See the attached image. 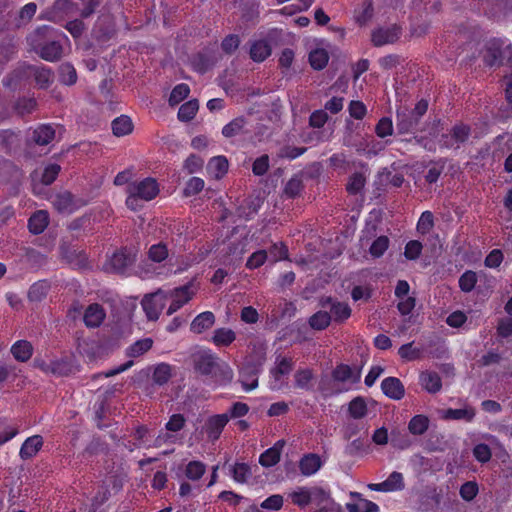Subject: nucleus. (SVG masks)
Segmentation results:
<instances>
[{"instance_id": "nucleus-1", "label": "nucleus", "mask_w": 512, "mask_h": 512, "mask_svg": "<svg viewBox=\"0 0 512 512\" xmlns=\"http://www.w3.org/2000/svg\"><path fill=\"white\" fill-rule=\"evenodd\" d=\"M331 378L333 383L324 378L319 383V390L325 396H333L350 391L352 386L360 382L361 369H354L348 364L340 363L333 368Z\"/></svg>"}, {"instance_id": "nucleus-2", "label": "nucleus", "mask_w": 512, "mask_h": 512, "mask_svg": "<svg viewBox=\"0 0 512 512\" xmlns=\"http://www.w3.org/2000/svg\"><path fill=\"white\" fill-rule=\"evenodd\" d=\"M481 55L488 68L512 67V44L504 38L493 37L485 41Z\"/></svg>"}, {"instance_id": "nucleus-3", "label": "nucleus", "mask_w": 512, "mask_h": 512, "mask_svg": "<svg viewBox=\"0 0 512 512\" xmlns=\"http://www.w3.org/2000/svg\"><path fill=\"white\" fill-rule=\"evenodd\" d=\"M290 502L304 509L310 504L319 507L323 502L329 499V490L322 486H299L288 494Z\"/></svg>"}, {"instance_id": "nucleus-4", "label": "nucleus", "mask_w": 512, "mask_h": 512, "mask_svg": "<svg viewBox=\"0 0 512 512\" xmlns=\"http://www.w3.org/2000/svg\"><path fill=\"white\" fill-rule=\"evenodd\" d=\"M137 259V251L133 248L122 247L113 252L104 264L108 273L129 276Z\"/></svg>"}, {"instance_id": "nucleus-5", "label": "nucleus", "mask_w": 512, "mask_h": 512, "mask_svg": "<svg viewBox=\"0 0 512 512\" xmlns=\"http://www.w3.org/2000/svg\"><path fill=\"white\" fill-rule=\"evenodd\" d=\"M166 300V292L161 289H158L156 292L146 294L143 297L141 306L148 320L156 321L159 319Z\"/></svg>"}, {"instance_id": "nucleus-6", "label": "nucleus", "mask_w": 512, "mask_h": 512, "mask_svg": "<svg viewBox=\"0 0 512 512\" xmlns=\"http://www.w3.org/2000/svg\"><path fill=\"white\" fill-rule=\"evenodd\" d=\"M195 372L209 376L217 366V357L210 349H200L191 356Z\"/></svg>"}, {"instance_id": "nucleus-7", "label": "nucleus", "mask_w": 512, "mask_h": 512, "mask_svg": "<svg viewBox=\"0 0 512 512\" xmlns=\"http://www.w3.org/2000/svg\"><path fill=\"white\" fill-rule=\"evenodd\" d=\"M402 35V28L393 24L386 27H378L371 32V42L375 47H382L388 44H394Z\"/></svg>"}, {"instance_id": "nucleus-8", "label": "nucleus", "mask_w": 512, "mask_h": 512, "mask_svg": "<svg viewBox=\"0 0 512 512\" xmlns=\"http://www.w3.org/2000/svg\"><path fill=\"white\" fill-rule=\"evenodd\" d=\"M166 295L167 299L170 298L172 300L167 309V315H172L192 299L193 292L190 285L186 284L166 292Z\"/></svg>"}, {"instance_id": "nucleus-9", "label": "nucleus", "mask_w": 512, "mask_h": 512, "mask_svg": "<svg viewBox=\"0 0 512 512\" xmlns=\"http://www.w3.org/2000/svg\"><path fill=\"white\" fill-rule=\"evenodd\" d=\"M368 488L375 492H398L405 488L404 476L401 472L393 471L386 480L380 483H370Z\"/></svg>"}, {"instance_id": "nucleus-10", "label": "nucleus", "mask_w": 512, "mask_h": 512, "mask_svg": "<svg viewBox=\"0 0 512 512\" xmlns=\"http://www.w3.org/2000/svg\"><path fill=\"white\" fill-rule=\"evenodd\" d=\"M294 360L292 357L278 355L275 360V366L270 369V376L273 379L274 388H280L282 379L288 376L294 368Z\"/></svg>"}, {"instance_id": "nucleus-11", "label": "nucleus", "mask_w": 512, "mask_h": 512, "mask_svg": "<svg viewBox=\"0 0 512 512\" xmlns=\"http://www.w3.org/2000/svg\"><path fill=\"white\" fill-rule=\"evenodd\" d=\"M143 201L153 200L159 193V186L154 178L147 177L128 186Z\"/></svg>"}, {"instance_id": "nucleus-12", "label": "nucleus", "mask_w": 512, "mask_h": 512, "mask_svg": "<svg viewBox=\"0 0 512 512\" xmlns=\"http://www.w3.org/2000/svg\"><path fill=\"white\" fill-rule=\"evenodd\" d=\"M418 120L408 109L398 110L396 113V129L398 134H412L418 131Z\"/></svg>"}, {"instance_id": "nucleus-13", "label": "nucleus", "mask_w": 512, "mask_h": 512, "mask_svg": "<svg viewBox=\"0 0 512 512\" xmlns=\"http://www.w3.org/2000/svg\"><path fill=\"white\" fill-rule=\"evenodd\" d=\"M26 74L33 75L35 83L39 89H47L54 81V72L45 65H27Z\"/></svg>"}, {"instance_id": "nucleus-14", "label": "nucleus", "mask_w": 512, "mask_h": 512, "mask_svg": "<svg viewBox=\"0 0 512 512\" xmlns=\"http://www.w3.org/2000/svg\"><path fill=\"white\" fill-rule=\"evenodd\" d=\"M327 305H330L329 313L332 320L336 323H343L351 316L352 310L346 302L333 300L332 297H326L321 301V306L326 307Z\"/></svg>"}, {"instance_id": "nucleus-15", "label": "nucleus", "mask_w": 512, "mask_h": 512, "mask_svg": "<svg viewBox=\"0 0 512 512\" xmlns=\"http://www.w3.org/2000/svg\"><path fill=\"white\" fill-rule=\"evenodd\" d=\"M39 368L45 373H51L56 376H68L73 372V365L70 359L62 357L51 360L49 363L42 362Z\"/></svg>"}, {"instance_id": "nucleus-16", "label": "nucleus", "mask_w": 512, "mask_h": 512, "mask_svg": "<svg viewBox=\"0 0 512 512\" xmlns=\"http://www.w3.org/2000/svg\"><path fill=\"white\" fill-rule=\"evenodd\" d=\"M52 204L54 208L62 214H71L80 207L74 195L69 191L56 194L52 200Z\"/></svg>"}, {"instance_id": "nucleus-17", "label": "nucleus", "mask_w": 512, "mask_h": 512, "mask_svg": "<svg viewBox=\"0 0 512 512\" xmlns=\"http://www.w3.org/2000/svg\"><path fill=\"white\" fill-rule=\"evenodd\" d=\"M229 422V416L227 413L216 414L210 416L205 423V432L209 439L217 440L219 439L223 429Z\"/></svg>"}, {"instance_id": "nucleus-18", "label": "nucleus", "mask_w": 512, "mask_h": 512, "mask_svg": "<svg viewBox=\"0 0 512 512\" xmlns=\"http://www.w3.org/2000/svg\"><path fill=\"white\" fill-rule=\"evenodd\" d=\"M285 444L286 442L284 439L276 441L272 447L266 449L260 454L259 464L265 468H270L278 464Z\"/></svg>"}, {"instance_id": "nucleus-19", "label": "nucleus", "mask_w": 512, "mask_h": 512, "mask_svg": "<svg viewBox=\"0 0 512 512\" xmlns=\"http://www.w3.org/2000/svg\"><path fill=\"white\" fill-rule=\"evenodd\" d=\"M106 312L102 305L92 303L84 311L83 321L88 328H97L105 320Z\"/></svg>"}, {"instance_id": "nucleus-20", "label": "nucleus", "mask_w": 512, "mask_h": 512, "mask_svg": "<svg viewBox=\"0 0 512 512\" xmlns=\"http://www.w3.org/2000/svg\"><path fill=\"white\" fill-rule=\"evenodd\" d=\"M383 394L392 400H401L405 395V388L400 379L396 377H387L381 382Z\"/></svg>"}, {"instance_id": "nucleus-21", "label": "nucleus", "mask_w": 512, "mask_h": 512, "mask_svg": "<svg viewBox=\"0 0 512 512\" xmlns=\"http://www.w3.org/2000/svg\"><path fill=\"white\" fill-rule=\"evenodd\" d=\"M44 440L41 435H33L25 439L19 451V457L26 461L37 455L43 447Z\"/></svg>"}, {"instance_id": "nucleus-22", "label": "nucleus", "mask_w": 512, "mask_h": 512, "mask_svg": "<svg viewBox=\"0 0 512 512\" xmlns=\"http://www.w3.org/2000/svg\"><path fill=\"white\" fill-rule=\"evenodd\" d=\"M272 54V47L265 39L250 41L249 56L256 63L264 62Z\"/></svg>"}, {"instance_id": "nucleus-23", "label": "nucleus", "mask_w": 512, "mask_h": 512, "mask_svg": "<svg viewBox=\"0 0 512 512\" xmlns=\"http://www.w3.org/2000/svg\"><path fill=\"white\" fill-rule=\"evenodd\" d=\"M298 467L303 476L309 477L320 470L322 467V461L318 454L308 453L301 457Z\"/></svg>"}, {"instance_id": "nucleus-24", "label": "nucleus", "mask_w": 512, "mask_h": 512, "mask_svg": "<svg viewBox=\"0 0 512 512\" xmlns=\"http://www.w3.org/2000/svg\"><path fill=\"white\" fill-rule=\"evenodd\" d=\"M13 358L21 363L28 362L34 353V347L28 340H17L10 348Z\"/></svg>"}, {"instance_id": "nucleus-25", "label": "nucleus", "mask_w": 512, "mask_h": 512, "mask_svg": "<svg viewBox=\"0 0 512 512\" xmlns=\"http://www.w3.org/2000/svg\"><path fill=\"white\" fill-rule=\"evenodd\" d=\"M216 317L211 311H204L198 314L190 324V331L195 334H202L203 332L212 328L215 324Z\"/></svg>"}, {"instance_id": "nucleus-26", "label": "nucleus", "mask_w": 512, "mask_h": 512, "mask_svg": "<svg viewBox=\"0 0 512 512\" xmlns=\"http://www.w3.org/2000/svg\"><path fill=\"white\" fill-rule=\"evenodd\" d=\"M55 129L50 124H40L31 133V141L39 146H45L55 138Z\"/></svg>"}, {"instance_id": "nucleus-27", "label": "nucleus", "mask_w": 512, "mask_h": 512, "mask_svg": "<svg viewBox=\"0 0 512 512\" xmlns=\"http://www.w3.org/2000/svg\"><path fill=\"white\" fill-rule=\"evenodd\" d=\"M419 383L423 389L431 394L439 392L442 388V380L435 371H423L419 376Z\"/></svg>"}, {"instance_id": "nucleus-28", "label": "nucleus", "mask_w": 512, "mask_h": 512, "mask_svg": "<svg viewBox=\"0 0 512 512\" xmlns=\"http://www.w3.org/2000/svg\"><path fill=\"white\" fill-rule=\"evenodd\" d=\"M236 338V333L231 328L220 327L213 331L210 342H212L218 348L229 347L236 340Z\"/></svg>"}, {"instance_id": "nucleus-29", "label": "nucleus", "mask_w": 512, "mask_h": 512, "mask_svg": "<svg viewBox=\"0 0 512 512\" xmlns=\"http://www.w3.org/2000/svg\"><path fill=\"white\" fill-rule=\"evenodd\" d=\"M63 48L58 41H48L39 47V56L46 61L55 62L62 56Z\"/></svg>"}, {"instance_id": "nucleus-30", "label": "nucleus", "mask_w": 512, "mask_h": 512, "mask_svg": "<svg viewBox=\"0 0 512 512\" xmlns=\"http://www.w3.org/2000/svg\"><path fill=\"white\" fill-rule=\"evenodd\" d=\"M259 370L253 366L243 367L239 372V381L245 391H252L258 387Z\"/></svg>"}, {"instance_id": "nucleus-31", "label": "nucleus", "mask_w": 512, "mask_h": 512, "mask_svg": "<svg viewBox=\"0 0 512 512\" xmlns=\"http://www.w3.org/2000/svg\"><path fill=\"white\" fill-rule=\"evenodd\" d=\"M49 224V214L45 210H38L34 212L28 220L29 231L38 235L41 234Z\"/></svg>"}, {"instance_id": "nucleus-32", "label": "nucleus", "mask_w": 512, "mask_h": 512, "mask_svg": "<svg viewBox=\"0 0 512 512\" xmlns=\"http://www.w3.org/2000/svg\"><path fill=\"white\" fill-rule=\"evenodd\" d=\"M51 289L50 281L43 279L33 283L28 290V300L30 302H41L43 301Z\"/></svg>"}, {"instance_id": "nucleus-33", "label": "nucleus", "mask_w": 512, "mask_h": 512, "mask_svg": "<svg viewBox=\"0 0 512 512\" xmlns=\"http://www.w3.org/2000/svg\"><path fill=\"white\" fill-rule=\"evenodd\" d=\"M228 167V160L225 156H215L209 160L207 171L212 177L221 179L227 173Z\"/></svg>"}, {"instance_id": "nucleus-34", "label": "nucleus", "mask_w": 512, "mask_h": 512, "mask_svg": "<svg viewBox=\"0 0 512 512\" xmlns=\"http://www.w3.org/2000/svg\"><path fill=\"white\" fill-rule=\"evenodd\" d=\"M453 140V148L458 149L462 144L467 142L471 135V127L465 123H456L450 130Z\"/></svg>"}, {"instance_id": "nucleus-35", "label": "nucleus", "mask_w": 512, "mask_h": 512, "mask_svg": "<svg viewBox=\"0 0 512 512\" xmlns=\"http://www.w3.org/2000/svg\"><path fill=\"white\" fill-rule=\"evenodd\" d=\"M430 425V420L428 416L423 414L414 415L408 422V431L410 434L414 436H422L424 435Z\"/></svg>"}, {"instance_id": "nucleus-36", "label": "nucleus", "mask_w": 512, "mask_h": 512, "mask_svg": "<svg viewBox=\"0 0 512 512\" xmlns=\"http://www.w3.org/2000/svg\"><path fill=\"white\" fill-rule=\"evenodd\" d=\"M77 8V4L71 0H56L50 12H47V19L56 21L61 17L60 13L68 15Z\"/></svg>"}, {"instance_id": "nucleus-37", "label": "nucleus", "mask_w": 512, "mask_h": 512, "mask_svg": "<svg viewBox=\"0 0 512 512\" xmlns=\"http://www.w3.org/2000/svg\"><path fill=\"white\" fill-rule=\"evenodd\" d=\"M111 128L115 136L122 137L133 131V123L129 116L121 115L112 121Z\"/></svg>"}, {"instance_id": "nucleus-38", "label": "nucleus", "mask_w": 512, "mask_h": 512, "mask_svg": "<svg viewBox=\"0 0 512 512\" xmlns=\"http://www.w3.org/2000/svg\"><path fill=\"white\" fill-rule=\"evenodd\" d=\"M172 366L168 363H159L154 367L152 381L158 386H163L169 382L172 377Z\"/></svg>"}, {"instance_id": "nucleus-39", "label": "nucleus", "mask_w": 512, "mask_h": 512, "mask_svg": "<svg viewBox=\"0 0 512 512\" xmlns=\"http://www.w3.org/2000/svg\"><path fill=\"white\" fill-rule=\"evenodd\" d=\"M368 407L364 397L357 396L348 404V414L353 419H362L367 415Z\"/></svg>"}, {"instance_id": "nucleus-40", "label": "nucleus", "mask_w": 512, "mask_h": 512, "mask_svg": "<svg viewBox=\"0 0 512 512\" xmlns=\"http://www.w3.org/2000/svg\"><path fill=\"white\" fill-rule=\"evenodd\" d=\"M247 121L245 117H236L222 128V135L225 138H232L243 133Z\"/></svg>"}, {"instance_id": "nucleus-41", "label": "nucleus", "mask_w": 512, "mask_h": 512, "mask_svg": "<svg viewBox=\"0 0 512 512\" xmlns=\"http://www.w3.org/2000/svg\"><path fill=\"white\" fill-rule=\"evenodd\" d=\"M475 417V410L473 408H448L444 411L443 418L446 420H465L471 422Z\"/></svg>"}, {"instance_id": "nucleus-42", "label": "nucleus", "mask_w": 512, "mask_h": 512, "mask_svg": "<svg viewBox=\"0 0 512 512\" xmlns=\"http://www.w3.org/2000/svg\"><path fill=\"white\" fill-rule=\"evenodd\" d=\"M153 346V340L151 338H144L137 340L133 344H131L126 349V355L131 358H137L147 351H149Z\"/></svg>"}, {"instance_id": "nucleus-43", "label": "nucleus", "mask_w": 512, "mask_h": 512, "mask_svg": "<svg viewBox=\"0 0 512 512\" xmlns=\"http://www.w3.org/2000/svg\"><path fill=\"white\" fill-rule=\"evenodd\" d=\"M206 472V464L199 460H192L186 464L184 474L191 481H198Z\"/></svg>"}, {"instance_id": "nucleus-44", "label": "nucleus", "mask_w": 512, "mask_h": 512, "mask_svg": "<svg viewBox=\"0 0 512 512\" xmlns=\"http://www.w3.org/2000/svg\"><path fill=\"white\" fill-rule=\"evenodd\" d=\"M332 317L327 311H318L310 316L308 323L310 327L317 331L325 330L331 323Z\"/></svg>"}, {"instance_id": "nucleus-45", "label": "nucleus", "mask_w": 512, "mask_h": 512, "mask_svg": "<svg viewBox=\"0 0 512 512\" xmlns=\"http://www.w3.org/2000/svg\"><path fill=\"white\" fill-rule=\"evenodd\" d=\"M199 104L196 99L189 100L182 104L178 110V119L182 122L191 121L198 112Z\"/></svg>"}, {"instance_id": "nucleus-46", "label": "nucleus", "mask_w": 512, "mask_h": 512, "mask_svg": "<svg viewBox=\"0 0 512 512\" xmlns=\"http://www.w3.org/2000/svg\"><path fill=\"white\" fill-rule=\"evenodd\" d=\"M304 185L300 175L292 176L284 186V195L287 198L294 199L300 195Z\"/></svg>"}, {"instance_id": "nucleus-47", "label": "nucleus", "mask_w": 512, "mask_h": 512, "mask_svg": "<svg viewBox=\"0 0 512 512\" xmlns=\"http://www.w3.org/2000/svg\"><path fill=\"white\" fill-rule=\"evenodd\" d=\"M391 445L399 450H406L412 445V441L407 433L399 429H392L390 432Z\"/></svg>"}, {"instance_id": "nucleus-48", "label": "nucleus", "mask_w": 512, "mask_h": 512, "mask_svg": "<svg viewBox=\"0 0 512 512\" xmlns=\"http://www.w3.org/2000/svg\"><path fill=\"white\" fill-rule=\"evenodd\" d=\"M308 60L313 69L322 70L326 67L329 61V56L324 49L317 48L309 53Z\"/></svg>"}, {"instance_id": "nucleus-49", "label": "nucleus", "mask_w": 512, "mask_h": 512, "mask_svg": "<svg viewBox=\"0 0 512 512\" xmlns=\"http://www.w3.org/2000/svg\"><path fill=\"white\" fill-rule=\"evenodd\" d=\"M59 81L64 85H74L77 82V72L70 63H62L59 67Z\"/></svg>"}, {"instance_id": "nucleus-50", "label": "nucleus", "mask_w": 512, "mask_h": 512, "mask_svg": "<svg viewBox=\"0 0 512 512\" xmlns=\"http://www.w3.org/2000/svg\"><path fill=\"white\" fill-rule=\"evenodd\" d=\"M147 255L152 262L161 263L168 258L169 251L165 243L159 242L150 246Z\"/></svg>"}, {"instance_id": "nucleus-51", "label": "nucleus", "mask_w": 512, "mask_h": 512, "mask_svg": "<svg viewBox=\"0 0 512 512\" xmlns=\"http://www.w3.org/2000/svg\"><path fill=\"white\" fill-rule=\"evenodd\" d=\"M478 281V277L475 271L466 270L458 280L459 288L464 293H470L474 290Z\"/></svg>"}, {"instance_id": "nucleus-52", "label": "nucleus", "mask_w": 512, "mask_h": 512, "mask_svg": "<svg viewBox=\"0 0 512 512\" xmlns=\"http://www.w3.org/2000/svg\"><path fill=\"white\" fill-rule=\"evenodd\" d=\"M190 88L185 83L177 84L171 91L168 102L170 106H176L188 97Z\"/></svg>"}, {"instance_id": "nucleus-53", "label": "nucleus", "mask_w": 512, "mask_h": 512, "mask_svg": "<svg viewBox=\"0 0 512 512\" xmlns=\"http://www.w3.org/2000/svg\"><path fill=\"white\" fill-rule=\"evenodd\" d=\"M365 177L361 172H354L348 179L346 190L351 195H357L365 186Z\"/></svg>"}, {"instance_id": "nucleus-54", "label": "nucleus", "mask_w": 512, "mask_h": 512, "mask_svg": "<svg viewBox=\"0 0 512 512\" xmlns=\"http://www.w3.org/2000/svg\"><path fill=\"white\" fill-rule=\"evenodd\" d=\"M313 371L309 368L299 369L294 375L295 386L299 389L309 390L310 383L313 380Z\"/></svg>"}, {"instance_id": "nucleus-55", "label": "nucleus", "mask_w": 512, "mask_h": 512, "mask_svg": "<svg viewBox=\"0 0 512 512\" xmlns=\"http://www.w3.org/2000/svg\"><path fill=\"white\" fill-rule=\"evenodd\" d=\"M374 7L372 0H364L362 3V8L359 12H357L355 16V20L358 25L364 26L366 25L373 17Z\"/></svg>"}, {"instance_id": "nucleus-56", "label": "nucleus", "mask_w": 512, "mask_h": 512, "mask_svg": "<svg viewBox=\"0 0 512 512\" xmlns=\"http://www.w3.org/2000/svg\"><path fill=\"white\" fill-rule=\"evenodd\" d=\"M479 493V485L476 481H466L464 482L459 489L460 497L466 501H473Z\"/></svg>"}, {"instance_id": "nucleus-57", "label": "nucleus", "mask_w": 512, "mask_h": 512, "mask_svg": "<svg viewBox=\"0 0 512 512\" xmlns=\"http://www.w3.org/2000/svg\"><path fill=\"white\" fill-rule=\"evenodd\" d=\"M232 478L237 483H245L251 476L250 466L246 463H236L232 467Z\"/></svg>"}, {"instance_id": "nucleus-58", "label": "nucleus", "mask_w": 512, "mask_h": 512, "mask_svg": "<svg viewBox=\"0 0 512 512\" xmlns=\"http://www.w3.org/2000/svg\"><path fill=\"white\" fill-rule=\"evenodd\" d=\"M389 247V238L387 236H379L377 237L371 244L369 248L370 254L375 257H381Z\"/></svg>"}, {"instance_id": "nucleus-59", "label": "nucleus", "mask_w": 512, "mask_h": 512, "mask_svg": "<svg viewBox=\"0 0 512 512\" xmlns=\"http://www.w3.org/2000/svg\"><path fill=\"white\" fill-rule=\"evenodd\" d=\"M268 258V252L266 250L260 249L253 252L246 261V268L250 270L257 269L261 267Z\"/></svg>"}, {"instance_id": "nucleus-60", "label": "nucleus", "mask_w": 512, "mask_h": 512, "mask_svg": "<svg viewBox=\"0 0 512 512\" xmlns=\"http://www.w3.org/2000/svg\"><path fill=\"white\" fill-rule=\"evenodd\" d=\"M399 356L406 361H414L420 358L421 349L414 347L413 342L406 343L398 349Z\"/></svg>"}, {"instance_id": "nucleus-61", "label": "nucleus", "mask_w": 512, "mask_h": 512, "mask_svg": "<svg viewBox=\"0 0 512 512\" xmlns=\"http://www.w3.org/2000/svg\"><path fill=\"white\" fill-rule=\"evenodd\" d=\"M273 262L287 260L289 257L288 247L283 243H273L268 251Z\"/></svg>"}, {"instance_id": "nucleus-62", "label": "nucleus", "mask_w": 512, "mask_h": 512, "mask_svg": "<svg viewBox=\"0 0 512 512\" xmlns=\"http://www.w3.org/2000/svg\"><path fill=\"white\" fill-rule=\"evenodd\" d=\"M37 106V102L33 97H20L15 104L16 111L21 115L32 113Z\"/></svg>"}, {"instance_id": "nucleus-63", "label": "nucleus", "mask_w": 512, "mask_h": 512, "mask_svg": "<svg viewBox=\"0 0 512 512\" xmlns=\"http://www.w3.org/2000/svg\"><path fill=\"white\" fill-rule=\"evenodd\" d=\"M60 171L61 167L59 164H48L42 172L41 182L46 186L51 185L58 177Z\"/></svg>"}, {"instance_id": "nucleus-64", "label": "nucleus", "mask_w": 512, "mask_h": 512, "mask_svg": "<svg viewBox=\"0 0 512 512\" xmlns=\"http://www.w3.org/2000/svg\"><path fill=\"white\" fill-rule=\"evenodd\" d=\"M241 40L237 34H229L221 42L222 51L227 54H233L240 46Z\"/></svg>"}]
</instances>
